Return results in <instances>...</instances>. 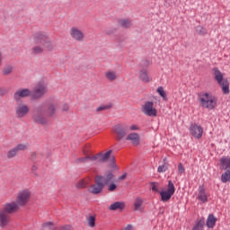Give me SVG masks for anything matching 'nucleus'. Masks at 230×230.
Returning <instances> with one entry per match:
<instances>
[{
	"label": "nucleus",
	"mask_w": 230,
	"mask_h": 230,
	"mask_svg": "<svg viewBox=\"0 0 230 230\" xmlns=\"http://www.w3.org/2000/svg\"><path fill=\"white\" fill-rule=\"evenodd\" d=\"M119 24L122 28H130V26H132V22L128 19H120L119 20Z\"/></svg>",
	"instance_id": "obj_27"
},
{
	"label": "nucleus",
	"mask_w": 230,
	"mask_h": 230,
	"mask_svg": "<svg viewBox=\"0 0 230 230\" xmlns=\"http://www.w3.org/2000/svg\"><path fill=\"white\" fill-rule=\"evenodd\" d=\"M104 75L109 82H114V80L118 78V75H116V72L114 71H107Z\"/></svg>",
	"instance_id": "obj_25"
},
{
	"label": "nucleus",
	"mask_w": 230,
	"mask_h": 230,
	"mask_svg": "<svg viewBox=\"0 0 230 230\" xmlns=\"http://www.w3.org/2000/svg\"><path fill=\"white\" fill-rule=\"evenodd\" d=\"M87 184H89V179L85 178V179H83V180L79 181L76 183V188H79V189L82 190L84 188H86Z\"/></svg>",
	"instance_id": "obj_29"
},
{
	"label": "nucleus",
	"mask_w": 230,
	"mask_h": 230,
	"mask_svg": "<svg viewBox=\"0 0 230 230\" xmlns=\"http://www.w3.org/2000/svg\"><path fill=\"white\" fill-rule=\"evenodd\" d=\"M106 33H107V35H111V33L109 31H107Z\"/></svg>",
	"instance_id": "obj_51"
},
{
	"label": "nucleus",
	"mask_w": 230,
	"mask_h": 230,
	"mask_svg": "<svg viewBox=\"0 0 230 230\" xmlns=\"http://www.w3.org/2000/svg\"><path fill=\"white\" fill-rule=\"evenodd\" d=\"M197 199L203 204L208 202V194L206 193V189H204L203 186L199 187V193Z\"/></svg>",
	"instance_id": "obj_19"
},
{
	"label": "nucleus",
	"mask_w": 230,
	"mask_h": 230,
	"mask_svg": "<svg viewBox=\"0 0 230 230\" xmlns=\"http://www.w3.org/2000/svg\"><path fill=\"white\" fill-rule=\"evenodd\" d=\"M32 48L31 53L32 55H42L44 51H53L55 44L51 42L46 32H37L32 39Z\"/></svg>",
	"instance_id": "obj_1"
},
{
	"label": "nucleus",
	"mask_w": 230,
	"mask_h": 230,
	"mask_svg": "<svg viewBox=\"0 0 230 230\" xmlns=\"http://www.w3.org/2000/svg\"><path fill=\"white\" fill-rule=\"evenodd\" d=\"M46 110L47 116H54L55 112H57V109H58V104L56 102H48L44 105Z\"/></svg>",
	"instance_id": "obj_16"
},
{
	"label": "nucleus",
	"mask_w": 230,
	"mask_h": 230,
	"mask_svg": "<svg viewBox=\"0 0 230 230\" xmlns=\"http://www.w3.org/2000/svg\"><path fill=\"white\" fill-rule=\"evenodd\" d=\"M125 179H127V173H124L119 177V181H125Z\"/></svg>",
	"instance_id": "obj_46"
},
{
	"label": "nucleus",
	"mask_w": 230,
	"mask_h": 230,
	"mask_svg": "<svg viewBox=\"0 0 230 230\" xmlns=\"http://www.w3.org/2000/svg\"><path fill=\"white\" fill-rule=\"evenodd\" d=\"M31 199V190L30 189H23L20 191H18L16 195V201L20 208H25V206H28V203Z\"/></svg>",
	"instance_id": "obj_5"
},
{
	"label": "nucleus",
	"mask_w": 230,
	"mask_h": 230,
	"mask_svg": "<svg viewBox=\"0 0 230 230\" xmlns=\"http://www.w3.org/2000/svg\"><path fill=\"white\" fill-rule=\"evenodd\" d=\"M128 130H139V126H137L136 124L128 126Z\"/></svg>",
	"instance_id": "obj_43"
},
{
	"label": "nucleus",
	"mask_w": 230,
	"mask_h": 230,
	"mask_svg": "<svg viewBox=\"0 0 230 230\" xmlns=\"http://www.w3.org/2000/svg\"><path fill=\"white\" fill-rule=\"evenodd\" d=\"M114 179V174L112 172H108L104 176H102V184L105 186V184H109L111 181Z\"/></svg>",
	"instance_id": "obj_26"
},
{
	"label": "nucleus",
	"mask_w": 230,
	"mask_h": 230,
	"mask_svg": "<svg viewBox=\"0 0 230 230\" xmlns=\"http://www.w3.org/2000/svg\"><path fill=\"white\" fill-rule=\"evenodd\" d=\"M221 181L222 182H230V169L221 175Z\"/></svg>",
	"instance_id": "obj_30"
},
{
	"label": "nucleus",
	"mask_w": 230,
	"mask_h": 230,
	"mask_svg": "<svg viewBox=\"0 0 230 230\" xmlns=\"http://www.w3.org/2000/svg\"><path fill=\"white\" fill-rule=\"evenodd\" d=\"M184 172H186V169L184 168V165H182V164H178V173H179V175H182V173H184Z\"/></svg>",
	"instance_id": "obj_40"
},
{
	"label": "nucleus",
	"mask_w": 230,
	"mask_h": 230,
	"mask_svg": "<svg viewBox=\"0 0 230 230\" xmlns=\"http://www.w3.org/2000/svg\"><path fill=\"white\" fill-rule=\"evenodd\" d=\"M168 164H166V158L164 159V164L158 166L157 172L158 173H164V172L168 171Z\"/></svg>",
	"instance_id": "obj_28"
},
{
	"label": "nucleus",
	"mask_w": 230,
	"mask_h": 230,
	"mask_svg": "<svg viewBox=\"0 0 230 230\" xmlns=\"http://www.w3.org/2000/svg\"><path fill=\"white\" fill-rule=\"evenodd\" d=\"M173 193H175V185L172 181H169L167 190L160 192L162 202H168V200L173 197Z\"/></svg>",
	"instance_id": "obj_9"
},
{
	"label": "nucleus",
	"mask_w": 230,
	"mask_h": 230,
	"mask_svg": "<svg viewBox=\"0 0 230 230\" xmlns=\"http://www.w3.org/2000/svg\"><path fill=\"white\" fill-rule=\"evenodd\" d=\"M113 134H115L117 141H121V139L127 137L128 134V125L117 124L113 128Z\"/></svg>",
	"instance_id": "obj_6"
},
{
	"label": "nucleus",
	"mask_w": 230,
	"mask_h": 230,
	"mask_svg": "<svg viewBox=\"0 0 230 230\" xmlns=\"http://www.w3.org/2000/svg\"><path fill=\"white\" fill-rule=\"evenodd\" d=\"M220 164L222 170H228L230 169V157L229 156H223L220 159Z\"/></svg>",
	"instance_id": "obj_22"
},
{
	"label": "nucleus",
	"mask_w": 230,
	"mask_h": 230,
	"mask_svg": "<svg viewBox=\"0 0 230 230\" xmlns=\"http://www.w3.org/2000/svg\"><path fill=\"white\" fill-rule=\"evenodd\" d=\"M138 79L143 82V84L150 83V75H148V70L146 68H142L138 73Z\"/></svg>",
	"instance_id": "obj_18"
},
{
	"label": "nucleus",
	"mask_w": 230,
	"mask_h": 230,
	"mask_svg": "<svg viewBox=\"0 0 230 230\" xmlns=\"http://www.w3.org/2000/svg\"><path fill=\"white\" fill-rule=\"evenodd\" d=\"M33 119L35 123H39L40 125H46V123H48V119H46L44 116L40 114L34 115Z\"/></svg>",
	"instance_id": "obj_23"
},
{
	"label": "nucleus",
	"mask_w": 230,
	"mask_h": 230,
	"mask_svg": "<svg viewBox=\"0 0 230 230\" xmlns=\"http://www.w3.org/2000/svg\"><path fill=\"white\" fill-rule=\"evenodd\" d=\"M30 145L28 143L25 144H18L14 148H16L17 152H24V150H28Z\"/></svg>",
	"instance_id": "obj_32"
},
{
	"label": "nucleus",
	"mask_w": 230,
	"mask_h": 230,
	"mask_svg": "<svg viewBox=\"0 0 230 230\" xmlns=\"http://www.w3.org/2000/svg\"><path fill=\"white\" fill-rule=\"evenodd\" d=\"M217 224V219L214 215H209L207 219V226L209 229H213Z\"/></svg>",
	"instance_id": "obj_24"
},
{
	"label": "nucleus",
	"mask_w": 230,
	"mask_h": 230,
	"mask_svg": "<svg viewBox=\"0 0 230 230\" xmlns=\"http://www.w3.org/2000/svg\"><path fill=\"white\" fill-rule=\"evenodd\" d=\"M212 75L214 76V80H216L219 87H221L222 93L224 94H229V81L224 78V73H222L217 67H214L212 69Z\"/></svg>",
	"instance_id": "obj_4"
},
{
	"label": "nucleus",
	"mask_w": 230,
	"mask_h": 230,
	"mask_svg": "<svg viewBox=\"0 0 230 230\" xmlns=\"http://www.w3.org/2000/svg\"><path fill=\"white\" fill-rule=\"evenodd\" d=\"M159 183L157 182H152L151 183V190L152 191H159Z\"/></svg>",
	"instance_id": "obj_41"
},
{
	"label": "nucleus",
	"mask_w": 230,
	"mask_h": 230,
	"mask_svg": "<svg viewBox=\"0 0 230 230\" xmlns=\"http://www.w3.org/2000/svg\"><path fill=\"white\" fill-rule=\"evenodd\" d=\"M112 108V105L111 104H108V105H102V106H99L97 108V111H105V109H111Z\"/></svg>",
	"instance_id": "obj_42"
},
{
	"label": "nucleus",
	"mask_w": 230,
	"mask_h": 230,
	"mask_svg": "<svg viewBox=\"0 0 230 230\" xmlns=\"http://www.w3.org/2000/svg\"><path fill=\"white\" fill-rule=\"evenodd\" d=\"M91 157L93 156H86V157H80L75 160V164H84V163H86L88 160L91 161Z\"/></svg>",
	"instance_id": "obj_34"
},
{
	"label": "nucleus",
	"mask_w": 230,
	"mask_h": 230,
	"mask_svg": "<svg viewBox=\"0 0 230 230\" xmlns=\"http://www.w3.org/2000/svg\"><path fill=\"white\" fill-rule=\"evenodd\" d=\"M189 130L195 139H200L204 134V128L199 124H191Z\"/></svg>",
	"instance_id": "obj_14"
},
{
	"label": "nucleus",
	"mask_w": 230,
	"mask_h": 230,
	"mask_svg": "<svg viewBox=\"0 0 230 230\" xmlns=\"http://www.w3.org/2000/svg\"><path fill=\"white\" fill-rule=\"evenodd\" d=\"M19 209L21 207L15 200L4 203L3 208H0V227H6L12 220L10 216L17 213Z\"/></svg>",
	"instance_id": "obj_2"
},
{
	"label": "nucleus",
	"mask_w": 230,
	"mask_h": 230,
	"mask_svg": "<svg viewBox=\"0 0 230 230\" xmlns=\"http://www.w3.org/2000/svg\"><path fill=\"white\" fill-rule=\"evenodd\" d=\"M35 159H37V153H35V152L31 153L30 160L35 161Z\"/></svg>",
	"instance_id": "obj_45"
},
{
	"label": "nucleus",
	"mask_w": 230,
	"mask_h": 230,
	"mask_svg": "<svg viewBox=\"0 0 230 230\" xmlns=\"http://www.w3.org/2000/svg\"><path fill=\"white\" fill-rule=\"evenodd\" d=\"M142 112L146 116L155 118L157 116V109L154 107V102H146L142 106Z\"/></svg>",
	"instance_id": "obj_11"
},
{
	"label": "nucleus",
	"mask_w": 230,
	"mask_h": 230,
	"mask_svg": "<svg viewBox=\"0 0 230 230\" xmlns=\"http://www.w3.org/2000/svg\"><path fill=\"white\" fill-rule=\"evenodd\" d=\"M28 96H31V91L28 88L19 89L13 94L15 102H21L22 98H28Z\"/></svg>",
	"instance_id": "obj_15"
},
{
	"label": "nucleus",
	"mask_w": 230,
	"mask_h": 230,
	"mask_svg": "<svg viewBox=\"0 0 230 230\" xmlns=\"http://www.w3.org/2000/svg\"><path fill=\"white\" fill-rule=\"evenodd\" d=\"M144 64L146 66V67H148V66H150V62H148L147 60L144 61Z\"/></svg>",
	"instance_id": "obj_49"
},
{
	"label": "nucleus",
	"mask_w": 230,
	"mask_h": 230,
	"mask_svg": "<svg viewBox=\"0 0 230 230\" xmlns=\"http://www.w3.org/2000/svg\"><path fill=\"white\" fill-rule=\"evenodd\" d=\"M63 111H69V104H64L62 106Z\"/></svg>",
	"instance_id": "obj_47"
},
{
	"label": "nucleus",
	"mask_w": 230,
	"mask_h": 230,
	"mask_svg": "<svg viewBox=\"0 0 230 230\" xmlns=\"http://www.w3.org/2000/svg\"><path fill=\"white\" fill-rule=\"evenodd\" d=\"M46 93H48V86H46V84L40 82L33 88L32 98L34 100H39V98H42Z\"/></svg>",
	"instance_id": "obj_10"
},
{
	"label": "nucleus",
	"mask_w": 230,
	"mask_h": 230,
	"mask_svg": "<svg viewBox=\"0 0 230 230\" xmlns=\"http://www.w3.org/2000/svg\"><path fill=\"white\" fill-rule=\"evenodd\" d=\"M90 161L97 163H107V161H111V163H114V156H112V150H109L106 153H99L95 155L90 157Z\"/></svg>",
	"instance_id": "obj_7"
},
{
	"label": "nucleus",
	"mask_w": 230,
	"mask_h": 230,
	"mask_svg": "<svg viewBox=\"0 0 230 230\" xmlns=\"http://www.w3.org/2000/svg\"><path fill=\"white\" fill-rule=\"evenodd\" d=\"M18 153L19 152L17 151L16 147L12 148L7 152V159H13Z\"/></svg>",
	"instance_id": "obj_33"
},
{
	"label": "nucleus",
	"mask_w": 230,
	"mask_h": 230,
	"mask_svg": "<svg viewBox=\"0 0 230 230\" xmlns=\"http://www.w3.org/2000/svg\"><path fill=\"white\" fill-rule=\"evenodd\" d=\"M196 31L199 35H201V36L208 35V29L202 26L196 27Z\"/></svg>",
	"instance_id": "obj_36"
},
{
	"label": "nucleus",
	"mask_w": 230,
	"mask_h": 230,
	"mask_svg": "<svg viewBox=\"0 0 230 230\" xmlns=\"http://www.w3.org/2000/svg\"><path fill=\"white\" fill-rule=\"evenodd\" d=\"M32 172H37V166L36 165H33L32 168H31Z\"/></svg>",
	"instance_id": "obj_50"
},
{
	"label": "nucleus",
	"mask_w": 230,
	"mask_h": 230,
	"mask_svg": "<svg viewBox=\"0 0 230 230\" xmlns=\"http://www.w3.org/2000/svg\"><path fill=\"white\" fill-rule=\"evenodd\" d=\"M145 199L141 197H137L134 201V210L135 211H139L142 213L145 209V205H144Z\"/></svg>",
	"instance_id": "obj_17"
},
{
	"label": "nucleus",
	"mask_w": 230,
	"mask_h": 230,
	"mask_svg": "<svg viewBox=\"0 0 230 230\" xmlns=\"http://www.w3.org/2000/svg\"><path fill=\"white\" fill-rule=\"evenodd\" d=\"M13 73V66L12 65H7L3 68V74L5 75H12Z\"/></svg>",
	"instance_id": "obj_31"
},
{
	"label": "nucleus",
	"mask_w": 230,
	"mask_h": 230,
	"mask_svg": "<svg viewBox=\"0 0 230 230\" xmlns=\"http://www.w3.org/2000/svg\"><path fill=\"white\" fill-rule=\"evenodd\" d=\"M192 230H204V221L200 220Z\"/></svg>",
	"instance_id": "obj_39"
},
{
	"label": "nucleus",
	"mask_w": 230,
	"mask_h": 230,
	"mask_svg": "<svg viewBox=\"0 0 230 230\" xmlns=\"http://www.w3.org/2000/svg\"><path fill=\"white\" fill-rule=\"evenodd\" d=\"M110 211H123L125 209V202L117 201L109 207Z\"/></svg>",
	"instance_id": "obj_21"
},
{
	"label": "nucleus",
	"mask_w": 230,
	"mask_h": 230,
	"mask_svg": "<svg viewBox=\"0 0 230 230\" xmlns=\"http://www.w3.org/2000/svg\"><path fill=\"white\" fill-rule=\"evenodd\" d=\"M86 220L88 222L89 227H95V226H96V217L94 216H90L89 217H87Z\"/></svg>",
	"instance_id": "obj_35"
},
{
	"label": "nucleus",
	"mask_w": 230,
	"mask_h": 230,
	"mask_svg": "<svg viewBox=\"0 0 230 230\" xmlns=\"http://www.w3.org/2000/svg\"><path fill=\"white\" fill-rule=\"evenodd\" d=\"M30 113V107H28L25 103H19L15 107V115L16 118H25Z\"/></svg>",
	"instance_id": "obj_13"
},
{
	"label": "nucleus",
	"mask_w": 230,
	"mask_h": 230,
	"mask_svg": "<svg viewBox=\"0 0 230 230\" xmlns=\"http://www.w3.org/2000/svg\"><path fill=\"white\" fill-rule=\"evenodd\" d=\"M126 141H130L132 145H134L135 146H137V145H139V134L137 133L128 134V136L126 137Z\"/></svg>",
	"instance_id": "obj_20"
},
{
	"label": "nucleus",
	"mask_w": 230,
	"mask_h": 230,
	"mask_svg": "<svg viewBox=\"0 0 230 230\" xmlns=\"http://www.w3.org/2000/svg\"><path fill=\"white\" fill-rule=\"evenodd\" d=\"M156 93H159V95L161 96V98H163V100H166V92L164 91V88L163 86H160L156 89Z\"/></svg>",
	"instance_id": "obj_37"
},
{
	"label": "nucleus",
	"mask_w": 230,
	"mask_h": 230,
	"mask_svg": "<svg viewBox=\"0 0 230 230\" xmlns=\"http://www.w3.org/2000/svg\"><path fill=\"white\" fill-rule=\"evenodd\" d=\"M104 186L105 185L103 184V176H97L95 178V183L90 186L88 191L90 193H93V195H98L102 193Z\"/></svg>",
	"instance_id": "obj_8"
},
{
	"label": "nucleus",
	"mask_w": 230,
	"mask_h": 230,
	"mask_svg": "<svg viewBox=\"0 0 230 230\" xmlns=\"http://www.w3.org/2000/svg\"><path fill=\"white\" fill-rule=\"evenodd\" d=\"M116 188H118V187L116 186V184L111 183V184H110L108 190H109L110 191H115V190H116Z\"/></svg>",
	"instance_id": "obj_44"
},
{
	"label": "nucleus",
	"mask_w": 230,
	"mask_h": 230,
	"mask_svg": "<svg viewBox=\"0 0 230 230\" xmlns=\"http://www.w3.org/2000/svg\"><path fill=\"white\" fill-rule=\"evenodd\" d=\"M3 65V52L0 50V66Z\"/></svg>",
	"instance_id": "obj_48"
},
{
	"label": "nucleus",
	"mask_w": 230,
	"mask_h": 230,
	"mask_svg": "<svg viewBox=\"0 0 230 230\" xmlns=\"http://www.w3.org/2000/svg\"><path fill=\"white\" fill-rule=\"evenodd\" d=\"M43 229H50V230H54L57 227H55V225L53 224V222H46L42 225Z\"/></svg>",
	"instance_id": "obj_38"
},
{
	"label": "nucleus",
	"mask_w": 230,
	"mask_h": 230,
	"mask_svg": "<svg viewBox=\"0 0 230 230\" xmlns=\"http://www.w3.org/2000/svg\"><path fill=\"white\" fill-rule=\"evenodd\" d=\"M69 35L75 42H84V40H85V34H84V31L78 27L70 28Z\"/></svg>",
	"instance_id": "obj_12"
},
{
	"label": "nucleus",
	"mask_w": 230,
	"mask_h": 230,
	"mask_svg": "<svg viewBox=\"0 0 230 230\" xmlns=\"http://www.w3.org/2000/svg\"><path fill=\"white\" fill-rule=\"evenodd\" d=\"M199 105L203 109H208V111H213L217 108V100L215 95L209 93H203L199 96Z\"/></svg>",
	"instance_id": "obj_3"
}]
</instances>
